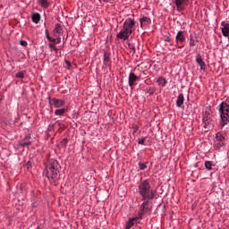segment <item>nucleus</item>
Instances as JSON below:
<instances>
[{"label": "nucleus", "instance_id": "f257e3e1", "mask_svg": "<svg viewBox=\"0 0 229 229\" xmlns=\"http://www.w3.org/2000/svg\"><path fill=\"white\" fill-rule=\"evenodd\" d=\"M138 192L144 201L140 207L139 218L142 219V216L145 214L151 213V207H149V199L155 198V190L151 189V184L149 181L144 180L141 181L138 186Z\"/></svg>", "mask_w": 229, "mask_h": 229}, {"label": "nucleus", "instance_id": "39448f33", "mask_svg": "<svg viewBox=\"0 0 229 229\" xmlns=\"http://www.w3.org/2000/svg\"><path fill=\"white\" fill-rule=\"evenodd\" d=\"M175 40H176L175 46L177 49H182V47H184L183 44H185V31L183 30L178 31L175 37Z\"/></svg>", "mask_w": 229, "mask_h": 229}, {"label": "nucleus", "instance_id": "f704fd0d", "mask_svg": "<svg viewBox=\"0 0 229 229\" xmlns=\"http://www.w3.org/2000/svg\"><path fill=\"white\" fill-rule=\"evenodd\" d=\"M144 142H146V138H141V139L139 140L138 144H144Z\"/></svg>", "mask_w": 229, "mask_h": 229}, {"label": "nucleus", "instance_id": "6e6552de", "mask_svg": "<svg viewBox=\"0 0 229 229\" xmlns=\"http://www.w3.org/2000/svg\"><path fill=\"white\" fill-rule=\"evenodd\" d=\"M50 105H53L55 108H61L65 105V102L58 98H53L50 100Z\"/></svg>", "mask_w": 229, "mask_h": 229}, {"label": "nucleus", "instance_id": "f03ea898", "mask_svg": "<svg viewBox=\"0 0 229 229\" xmlns=\"http://www.w3.org/2000/svg\"><path fill=\"white\" fill-rule=\"evenodd\" d=\"M135 31V20L132 18H127L123 22V26L121 31L116 35L120 40H128L130 36Z\"/></svg>", "mask_w": 229, "mask_h": 229}, {"label": "nucleus", "instance_id": "2eb2a0df", "mask_svg": "<svg viewBox=\"0 0 229 229\" xmlns=\"http://www.w3.org/2000/svg\"><path fill=\"white\" fill-rule=\"evenodd\" d=\"M38 2L41 8H44V10H47V8L51 6V4L47 0H38Z\"/></svg>", "mask_w": 229, "mask_h": 229}, {"label": "nucleus", "instance_id": "f3484780", "mask_svg": "<svg viewBox=\"0 0 229 229\" xmlns=\"http://www.w3.org/2000/svg\"><path fill=\"white\" fill-rule=\"evenodd\" d=\"M112 61L110 60V53L105 52L104 54V64L110 65Z\"/></svg>", "mask_w": 229, "mask_h": 229}, {"label": "nucleus", "instance_id": "b1692460", "mask_svg": "<svg viewBox=\"0 0 229 229\" xmlns=\"http://www.w3.org/2000/svg\"><path fill=\"white\" fill-rule=\"evenodd\" d=\"M136 223H137V218H132L129 220V222L127 223V225L131 228V226H133V225H135Z\"/></svg>", "mask_w": 229, "mask_h": 229}, {"label": "nucleus", "instance_id": "ddd939ff", "mask_svg": "<svg viewBox=\"0 0 229 229\" xmlns=\"http://www.w3.org/2000/svg\"><path fill=\"white\" fill-rule=\"evenodd\" d=\"M31 19H32V22H34V24H38L40 22V19H41L40 13H32Z\"/></svg>", "mask_w": 229, "mask_h": 229}, {"label": "nucleus", "instance_id": "dca6fc26", "mask_svg": "<svg viewBox=\"0 0 229 229\" xmlns=\"http://www.w3.org/2000/svg\"><path fill=\"white\" fill-rule=\"evenodd\" d=\"M183 101H185V98L183 97V93L179 94L176 100V106L180 108L182 105H183Z\"/></svg>", "mask_w": 229, "mask_h": 229}, {"label": "nucleus", "instance_id": "7ed1b4c3", "mask_svg": "<svg viewBox=\"0 0 229 229\" xmlns=\"http://www.w3.org/2000/svg\"><path fill=\"white\" fill-rule=\"evenodd\" d=\"M47 176L51 183H56L60 180V164L56 160H50L46 167Z\"/></svg>", "mask_w": 229, "mask_h": 229}, {"label": "nucleus", "instance_id": "4468645a", "mask_svg": "<svg viewBox=\"0 0 229 229\" xmlns=\"http://www.w3.org/2000/svg\"><path fill=\"white\" fill-rule=\"evenodd\" d=\"M199 42L198 40V37L196 36V34H191L190 35V46L191 47H194V46H196V43Z\"/></svg>", "mask_w": 229, "mask_h": 229}, {"label": "nucleus", "instance_id": "9b49d317", "mask_svg": "<svg viewBox=\"0 0 229 229\" xmlns=\"http://www.w3.org/2000/svg\"><path fill=\"white\" fill-rule=\"evenodd\" d=\"M174 1H175V6L178 12H182V10H183V5L186 3H189V0H174Z\"/></svg>", "mask_w": 229, "mask_h": 229}, {"label": "nucleus", "instance_id": "393cba45", "mask_svg": "<svg viewBox=\"0 0 229 229\" xmlns=\"http://www.w3.org/2000/svg\"><path fill=\"white\" fill-rule=\"evenodd\" d=\"M55 38H52L51 42H54L55 44H60L62 42V38L59 37H55Z\"/></svg>", "mask_w": 229, "mask_h": 229}, {"label": "nucleus", "instance_id": "c85d7f7f", "mask_svg": "<svg viewBox=\"0 0 229 229\" xmlns=\"http://www.w3.org/2000/svg\"><path fill=\"white\" fill-rule=\"evenodd\" d=\"M49 47L50 49H53L54 51H55V53L58 52V48H56V47L55 46V43L49 44Z\"/></svg>", "mask_w": 229, "mask_h": 229}, {"label": "nucleus", "instance_id": "a211bd4d", "mask_svg": "<svg viewBox=\"0 0 229 229\" xmlns=\"http://www.w3.org/2000/svg\"><path fill=\"white\" fill-rule=\"evenodd\" d=\"M222 33L224 37H229V24H225L224 28H222Z\"/></svg>", "mask_w": 229, "mask_h": 229}, {"label": "nucleus", "instance_id": "58836bf2", "mask_svg": "<svg viewBox=\"0 0 229 229\" xmlns=\"http://www.w3.org/2000/svg\"><path fill=\"white\" fill-rule=\"evenodd\" d=\"M64 142L67 143V140L64 139Z\"/></svg>", "mask_w": 229, "mask_h": 229}, {"label": "nucleus", "instance_id": "cd10ccee", "mask_svg": "<svg viewBox=\"0 0 229 229\" xmlns=\"http://www.w3.org/2000/svg\"><path fill=\"white\" fill-rule=\"evenodd\" d=\"M147 92H148V94H149L150 96H153V94H155V89H153V88H148V89H147Z\"/></svg>", "mask_w": 229, "mask_h": 229}, {"label": "nucleus", "instance_id": "1a4fd4ad", "mask_svg": "<svg viewBox=\"0 0 229 229\" xmlns=\"http://www.w3.org/2000/svg\"><path fill=\"white\" fill-rule=\"evenodd\" d=\"M140 28H144V26H149L151 24V18L143 16L142 18L140 19Z\"/></svg>", "mask_w": 229, "mask_h": 229}, {"label": "nucleus", "instance_id": "c9c22d12", "mask_svg": "<svg viewBox=\"0 0 229 229\" xmlns=\"http://www.w3.org/2000/svg\"><path fill=\"white\" fill-rule=\"evenodd\" d=\"M100 1V3H101V1H103V3H110V0H99Z\"/></svg>", "mask_w": 229, "mask_h": 229}, {"label": "nucleus", "instance_id": "f8f14e48", "mask_svg": "<svg viewBox=\"0 0 229 229\" xmlns=\"http://www.w3.org/2000/svg\"><path fill=\"white\" fill-rule=\"evenodd\" d=\"M64 32L63 29H62V25H60L59 23L55 24V28L54 29V37H60V35H62V33Z\"/></svg>", "mask_w": 229, "mask_h": 229}, {"label": "nucleus", "instance_id": "412c9836", "mask_svg": "<svg viewBox=\"0 0 229 229\" xmlns=\"http://www.w3.org/2000/svg\"><path fill=\"white\" fill-rule=\"evenodd\" d=\"M205 167L208 171H212V167H214V163L212 161H206Z\"/></svg>", "mask_w": 229, "mask_h": 229}, {"label": "nucleus", "instance_id": "aec40b11", "mask_svg": "<svg viewBox=\"0 0 229 229\" xmlns=\"http://www.w3.org/2000/svg\"><path fill=\"white\" fill-rule=\"evenodd\" d=\"M216 139L217 142H225V134L223 132H217Z\"/></svg>", "mask_w": 229, "mask_h": 229}, {"label": "nucleus", "instance_id": "4be33fe9", "mask_svg": "<svg viewBox=\"0 0 229 229\" xmlns=\"http://www.w3.org/2000/svg\"><path fill=\"white\" fill-rule=\"evenodd\" d=\"M65 112H67V109H65V108L57 109L55 111V115H64V114H65Z\"/></svg>", "mask_w": 229, "mask_h": 229}, {"label": "nucleus", "instance_id": "72a5a7b5", "mask_svg": "<svg viewBox=\"0 0 229 229\" xmlns=\"http://www.w3.org/2000/svg\"><path fill=\"white\" fill-rule=\"evenodd\" d=\"M65 67H66L67 69H71V62L65 61Z\"/></svg>", "mask_w": 229, "mask_h": 229}, {"label": "nucleus", "instance_id": "0eeeda50", "mask_svg": "<svg viewBox=\"0 0 229 229\" xmlns=\"http://www.w3.org/2000/svg\"><path fill=\"white\" fill-rule=\"evenodd\" d=\"M196 63L199 65L201 71H205V69H207V64H205L203 57H201V55L198 54L196 55Z\"/></svg>", "mask_w": 229, "mask_h": 229}, {"label": "nucleus", "instance_id": "a19ab883", "mask_svg": "<svg viewBox=\"0 0 229 229\" xmlns=\"http://www.w3.org/2000/svg\"><path fill=\"white\" fill-rule=\"evenodd\" d=\"M167 41L169 42V38L167 39Z\"/></svg>", "mask_w": 229, "mask_h": 229}, {"label": "nucleus", "instance_id": "e433bc0d", "mask_svg": "<svg viewBox=\"0 0 229 229\" xmlns=\"http://www.w3.org/2000/svg\"><path fill=\"white\" fill-rule=\"evenodd\" d=\"M129 47H130V49H132L133 51H135V47L133 46L129 45Z\"/></svg>", "mask_w": 229, "mask_h": 229}, {"label": "nucleus", "instance_id": "6ab92c4d", "mask_svg": "<svg viewBox=\"0 0 229 229\" xmlns=\"http://www.w3.org/2000/svg\"><path fill=\"white\" fill-rule=\"evenodd\" d=\"M157 83H158V85H161V87H165V85H167V80H165V78L164 77H161L157 79Z\"/></svg>", "mask_w": 229, "mask_h": 229}, {"label": "nucleus", "instance_id": "7c9ffc66", "mask_svg": "<svg viewBox=\"0 0 229 229\" xmlns=\"http://www.w3.org/2000/svg\"><path fill=\"white\" fill-rule=\"evenodd\" d=\"M132 133L133 135H135V133H137V131H139V125H133L132 126Z\"/></svg>", "mask_w": 229, "mask_h": 229}, {"label": "nucleus", "instance_id": "a878e982", "mask_svg": "<svg viewBox=\"0 0 229 229\" xmlns=\"http://www.w3.org/2000/svg\"><path fill=\"white\" fill-rule=\"evenodd\" d=\"M139 167H140V171H144L145 169H148V165H146L144 163H139Z\"/></svg>", "mask_w": 229, "mask_h": 229}, {"label": "nucleus", "instance_id": "ea45409f", "mask_svg": "<svg viewBox=\"0 0 229 229\" xmlns=\"http://www.w3.org/2000/svg\"><path fill=\"white\" fill-rule=\"evenodd\" d=\"M25 144H31V142H25Z\"/></svg>", "mask_w": 229, "mask_h": 229}, {"label": "nucleus", "instance_id": "2f4dec72", "mask_svg": "<svg viewBox=\"0 0 229 229\" xmlns=\"http://www.w3.org/2000/svg\"><path fill=\"white\" fill-rule=\"evenodd\" d=\"M55 126H56L55 123V124H49L48 128H47L48 131H53V130H55Z\"/></svg>", "mask_w": 229, "mask_h": 229}, {"label": "nucleus", "instance_id": "20e7f679", "mask_svg": "<svg viewBox=\"0 0 229 229\" xmlns=\"http://www.w3.org/2000/svg\"><path fill=\"white\" fill-rule=\"evenodd\" d=\"M219 114L222 120V126L228 124L229 123V104L222 102L219 105Z\"/></svg>", "mask_w": 229, "mask_h": 229}, {"label": "nucleus", "instance_id": "9d476101", "mask_svg": "<svg viewBox=\"0 0 229 229\" xmlns=\"http://www.w3.org/2000/svg\"><path fill=\"white\" fill-rule=\"evenodd\" d=\"M139 80V76L135 75L133 72L129 74V86L132 89L135 85V81Z\"/></svg>", "mask_w": 229, "mask_h": 229}, {"label": "nucleus", "instance_id": "5701e85b", "mask_svg": "<svg viewBox=\"0 0 229 229\" xmlns=\"http://www.w3.org/2000/svg\"><path fill=\"white\" fill-rule=\"evenodd\" d=\"M26 74L25 71H21V72H18L15 76L17 78H20L21 80H22L24 78V75Z\"/></svg>", "mask_w": 229, "mask_h": 229}, {"label": "nucleus", "instance_id": "c756f323", "mask_svg": "<svg viewBox=\"0 0 229 229\" xmlns=\"http://www.w3.org/2000/svg\"><path fill=\"white\" fill-rule=\"evenodd\" d=\"M46 37L49 40V42H53V38L49 36V32H47V30H45Z\"/></svg>", "mask_w": 229, "mask_h": 229}, {"label": "nucleus", "instance_id": "4c0bfd02", "mask_svg": "<svg viewBox=\"0 0 229 229\" xmlns=\"http://www.w3.org/2000/svg\"><path fill=\"white\" fill-rule=\"evenodd\" d=\"M126 229H131V227H129L128 225H126Z\"/></svg>", "mask_w": 229, "mask_h": 229}, {"label": "nucleus", "instance_id": "473e14b6", "mask_svg": "<svg viewBox=\"0 0 229 229\" xmlns=\"http://www.w3.org/2000/svg\"><path fill=\"white\" fill-rule=\"evenodd\" d=\"M21 46H23V47H26V46H28V42L21 40L20 41Z\"/></svg>", "mask_w": 229, "mask_h": 229}, {"label": "nucleus", "instance_id": "bb28decb", "mask_svg": "<svg viewBox=\"0 0 229 229\" xmlns=\"http://www.w3.org/2000/svg\"><path fill=\"white\" fill-rule=\"evenodd\" d=\"M55 126H58L59 130H64V128H65V125H64V123H60V121L55 122Z\"/></svg>", "mask_w": 229, "mask_h": 229}, {"label": "nucleus", "instance_id": "423d86ee", "mask_svg": "<svg viewBox=\"0 0 229 229\" xmlns=\"http://www.w3.org/2000/svg\"><path fill=\"white\" fill-rule=\"evenodd\" d=\"M203 128L205 129L204 131L207 132L210 130L214 123H212V120L208 117V114H205L202 120Z\"/></svg>", "mask_w": 229, "mask_h": 229}]
</instances>
